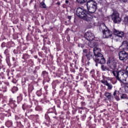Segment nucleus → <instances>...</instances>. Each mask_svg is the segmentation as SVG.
I'll list each match as a JSON object with an SVG mask.
<instances>
[{"instance_id":"obj_18","label":"nucleus","mask_w":128,"mask_h":128,"mask_svg":"<svg viewBox=\"0 0 128 128\" xmlns=\"http://www.w3.org/2000/svg\"><path fill=\"white\" fill-rule=\"evenodd\" d=\"M101 68L102 70H104V72H106V70H108V72H110V68H108V67L104 65H102Z\"/></svg>"},{"instance_id":"obj_38","label":"nucleus","mask_w":128,"mask_h":128,"mask_svg":"<svg viewBox=\"0 0 128 128\" xmlns=\"http://www.w3.org/2000/svg\"><path fill=\"white\" fill-rule=\"evenodd\" d=\"M1 46H2V48H6V42H3Z\"/></svg>"},{"instance_id":"obj_51","label":"nucleus","mask_w":128,"mask_h":128,"mask_svg":"<svg viewBox=\"0 0 128 128\" xmlns=\"http://www.w3.org/2000/svg\"><path fill=\"white\" fill-rule=\"evenodd\" d=\"M86 64L87 66H90V62H88Z\"/></svg>"},{"instance_id":"obj_16","label":"nucleus","mask_w":128,"mask_h":128,"mask_svg":"<svg viewBox=\"0 0 128 128\" xmlns=\"http://www.w3.org/2000/svg\"><path fill=\"white\" fill-rule=\"evenodd\" d=\"M32 90H34V86L32 84L28 85V98H30L32 96Z\"/></svg>"},{"instance_id":"obj_17","label":"nucleus","mask_w":128,"mask_h":128,"mask_svg":"<svg viewBox=\"0 0 128 128\" xmlns=\"http://www.w3.org/2000/svg\"><path fill=\"white\" fill-rule=\"evenodd\" d=\"M42 76L44 78V80L46 78V82H50V78H48V73L46 71H43L42 74Z\"/></svg>"},{"instance_id":"obj_33","label":"nucleus","mask_w":128,"mask_h":128,"mask_svg":"<svg viewBox=\"0 0 128 128\" xmlns=\"http://www.w3.org/2000/svg\"><path fill=\"white\" fill-rule=\"evenodd\" d=\"M22 84L24 86L26 84V78H22Z\"/></svg>"},{"instance_id":"obj_24","label":"nucleus","mask_w":128,"mask_h":128,"mask_svg":"<svg viewBox=\"0 0 128 128\" xmlns=\"http://www.w3.org/2000/svg\"><path fill=\"white\" fill-rule=\"evenodd\" d=\"M76 2H78V4H83L86 2L88 0H76Z\"/></svg>"},{"instance_id":"obj_60","label":"nucleus","mask_w":128,"mask_h":128,"mask_svg":"<svg viewBox=\"0 0 128 128\" xmlns=\"http://www.w3.org/2000/svg\"><path fill=\"white\" fill-rule=\"evenodd\" d=\"M4 126H2V127L1 128H4Z\"/></svg>"},{"instance_id":"obj_37","label":"nucleus","mask_w":128,"mask_h":128,"mask_svg":"<svg viewBox=\"0 0 128 128\" xmlns=\"http://www.w3.org/2000/svg\"><path fill=\"white\" fill-rule=\"evenodd\" d=\"M118 91L116 90H115L114 92L113 96H116V94H118Z\"/></svg>"},{"instance_id":"obj_9","label":"nucleus","mask_w":128,"mask_h":128,"mask_svg":"<svg viewBox=\"0 0 128 128\" xmlns=\"http://www.w3.org/2000/svg\"><path fill=\"white\" fill-rule=\"evenodd\" d=\"M112 20L114 24H120L122 18L120 17V14L117 11H114L112 16Z\"/></svg>"},{"instance_id":"obj_55","label":"nucleus","mask_w":128,"mask_h":128,"mask_svg":"<svg viewBox=\"0 0 128 128\" xmlns=\"http://www.w3.org/2000/svg\"><path fill=\"white\" fill-rule=\"evenodd\" d=\"M82 62H84V58H82Z\"/></svg>"},{"instance_id":"obj_41","label":"nucleus","mask_w":128,"mask_h":128,"mask_svg":"<svg viewBox=\"0 0 128 128\" xmlns=\"http://www.w3.org/2000/svg\"><path fill=\"white\" fill-rule=\"evenodd\" d=\"M128 0H120V2H128Z\"/></svg>"},{"instance_id":"obj_39","label":"nucleus","mask_w":128,"mask_h":128,"mask_svg":"<svg viewBox=\"0 0 128 128\" xmlns=\"http://www.w3.org/2000/svg\"><path fill=\"white\" fill-rule=\"evenodd\" d=\"M12 90H14L15 92H16V90H18V87H13L12 88Z\"/></svg>"},{"instance_id":"obj_31","label":"nucleus","mask_w":128,"mask_h":128,"mask_svg":"<svg viewBox=\"0 0 128 128\" xmlns=\"http://www.w3.org/2000/svg\"><path fill=\"white\" fill-rule=\"evenodd\" d=\"M36 94L38 96H42V90H38Z\"/></svg>"},{"instance_id":"obj_10","label":"nucleus","mask_w":128,"mask_h":128,"mask_svg":"<svg viewBox=\"0 0 128 128\" xmlns=\"http://www.w3.org/2000/svg\"><path fill=\"white\" fill-rule=\"evenodd\" d=\"M83 52V58H85L87 60H90L92 58H94L92 54L86 49H84Z\"/></svg>"},{"instance_id":"obj_2","label":"nucleus","mask_w":128,"mask_h":128,"mask_svg":"<svg viewBox=\"0 0 128 128\" xmlns=\"http://www.w3.org/2000/svg\"><path fill=\"white\" fill-rule=\"evenodd\" d=\"M116 60L114 58H110L108 60L107 65L110 68V74H113L114 76L117 78L118 74H122V71L120 72L118 69L116 68Z\"/></svg>"},{"instance_id":"obj_54","label":"nucleus","mask_w":128,"mask_h":128,"mask_svg":"<svg viewBox=\"0 0 128 128\" xmlns=\"http://www.w3.org/2000/svg\"><path fill=\"white\" fill-rule=\"evenodd\" d=\"M82 100H84V98L82 97Z\"/></svg>"},{"instance_id":"obj_45","label":"nucleus","mask_w":128,"mask_h":128,"mask_svg":"<svg viewBox=\"0 0 128 128\" xmlns=\"http://www.w3.org/2000/svg\"><path fill=\"white\" fill-rule=\"evenodd\" d=\"M68 18L69 20H72V16H68Z\"/></svg>"},{"instance_id":"obj_5","label":"nucleus","mask_w":128,"mask_h":128,"mask_svg":"<svg viewBox=\"0 0 128 128\" xmlns=\"http://www.w3.org/2000/svg\"><path fill=\"white\" fill-rule=\"evenodd\" d=\"M100 30L102 32L103 36L105 38H109L112 36V32L108 28L104 23H102L100 24Z\"/></svg>"},{"instance_id":"obj_34","label":"nucleus","mask_w":128,"mask_h":128,"mask_svg":"<svg viewBox=\"0 0 128 128\" xmlns=\"http://www.w3.org/2000/svg\"><path fill=\"white\" fill-rule=\"evenodd\" d=\"M90 74H91L92 78H94V70H92L90 72Z\"/></svg>"},{"instance_id":"obj_22","label":"nucleus","mask_w":128,"mask_h":128,"mask_svg":"<svg viewBox=\"0 0 128 128\" xmlns=\"http://www.w3.org/2000/svg\"><path fill=\"white\" fill-rule=\"evenodd\" d=\"M54 106H53L52 108L48 109V114L54 112Z\"/></svg>"},{"instance_id":"obj_23","label":"nucleus","mask_w":128,"mask_h":128,"mask_svg":"<svg viewBox=\"0 0 128 128\" xmlns=\"http://www.w3.org/2000/svg\"><path fill=\"white\" fill-rule=\"evenodd\" d=\"M40 6L42 8H46V5L44 2H42L40 3Z\"/></svg>"},{"instance_id":"obj_14","label":"nucleus","mask_w":128,"mask_h":128,"mask_svg":"<svg viewBox=\"0 0 128 128\" xmlns=\"http://www.w3.org/2000/svg\"><path fill=\"white\" fill-rule=\"evenodd\" d=\"M8 105L12 108H15L16 106V100H14L12 98H10L9 99Z\"/></svg>"},{"instance_id":"obj_12","label":"nucleus","mask_w":128,"mask_h":128,"mask_svg":"<svg viewBox=\"0 0 128 128\" xmlns=\"http://www.w3.org/2000/svg\"><path fill=\"white\" fill-rule=\"evenodd\" d=\"M101 82L102 84H103L104 86H108V90H112V84L108 83V80H101Z\"/></svg>"},{"instance_id":"obj_1","label":"nucleus","mask_w":128,"mask_h":128,"mask_svg":"<svg viewBox=\"0 0 128 128\" xmlns=\"http://www.w3.org/2000/svg\"><path fill=\"white\" fill-rule=\"evenodd\" d=\"M76 14L80 18H82L84 20L88 22L90 24H94V17L86 12V11L84 8H78L76 10Z\"/></svg>"},{"instance_id":"obj_35","label":"nucleus","mask_w":128,"mask_h":128,"mask_svg":"<svg viewBox=\"0 0 128 128\" xmlns=\"http://www.w3.org/2000/svg\"><path fill=\"white\" fill-rule=\"evenodd\" d=\"M124 22H128V16L124 18Z\"/></svg>"},{"instance_id":"obj_20","label":"nucleus","mask_w":128,"mask_h":128,"mask_svg":"<svg viewBox=\"0 0 128 128\" xmlns=\"http://www.w3.org/2000/svg\"><path fill=\"white\" fill-rule=\"evenodd\" d=\"M6 126L7 128H10L12 126V122L10 120H8L6 122Z\"/></svg>"},{"instance_id":"obj_53","label":"nucleus","mask_w":128,"mask_h":128,"mask_svg":"<svg viewBox=\"0 0 128 128\" xmlns=\"http://www.w3.org/2000/svg\"><path fill=\"white\" fill-rule=\"evenodd\" d=\"M96 62V66H98V64H100V63H98V62Z\"/></svg>"},{"instance_id":"obj_56","label":"nucleus","mask_w":128,"mask_h":128,"mask_svg":"<svg viewBox=\"0 0 128 128\" xmlns=\"http://www.w3.org/2000/svg\"><path fill=\"white\" fill-rule=\"evenodd\" d=\"M12 82H14V84H16V82H14V80H12Z\"/></svg>"},{"instance_id":"obj_6","label":"nucleus","mask_w":128,"mask_h":128,"mask_svg":"<svg viewBox=\"0 0 128 128\" xmlns=\"http://www.w3.org/2000/svg\"><path fill=\"white\" fill-rule=\"evenodd\" d=\"M86 6L90 14H94L98 8V4L94 0H90L87 2Z\"/></svg>"},{"instance_id":"obj_4","label":"nucleus","mask_w":128,"mask_h":128,"mask_svg":"<svg viewBox=\"0 0 128 128\" xmlns=\"http://www.w3.org/2000/svg\"><path fill=\"white\" fill-rule=\"evenodd\" d=\"M122 46L124 48V50L120 52L119 58L120 60H126L128 58V41H123Z\"/></svg>"},{"instance_id":"obj_58","label":"nucleus","mask_w":128,"mask_h":128,"mask_svg":"<svg viewBox=\"0 0 128 128\" xmlns=\"http://www.w3.org/2000/svg\"><path fill=\"white\" fill-rule=\"evenodd\" d=\"M38 60L39 62H40V59H38Z\"/></svg>"},{"instance_id":"obj_7","label":"nucleus","mask_w":128,"mask_h":128,"mask_svg":"<svg viewBox=\"0 0 128 128\" xmlns=\"http://www.w3.org/2000/svg\"><path fill=\"white\" fill-rule=\"evenodd\" d=\"M126 70H120L119 72H122V73L121 74H118L117 76V78L116 80H118L120 82H124V80H128V66L126 68Z\"/></svg>"},{"instance_id":"obj_42","label":"nucleus","mask_w":128,"mask_h":128,"mask_svg":"<svg viewBox=\"0 0 128 128\" xmlns=\"http://www.w3.org/2000/svg\"><path fill=\"white\" fill-rule=\"evenodd\" d=\"M30 112H32V109H30V110H27L26 114H30Z\"/></svg>"},{"instance_id":"obj_27","label":"nucleus","mask_w":128,"mask_h":128,"mask_svg":"<svg viewBox=\"0 0 128 128\" xmlns=\"http://www.w3.org/2000/svg\"><path fill=\"white\" fill-rule=\"evenodd\" d=\"M8 76V79L10 80L11 78H14V76H12V72H8L7 74Z\"/></svg>"},{"instance_id":"obj_40","label":"nucleus","mask_w":128,"mask_h":128,"mask_svg":"<svg viewBox=\"0 0 128 128\" xmlns=\"http://www.w3.org/2000/svg\"><path fill=\"white\" fill-rule=\"evenodd\" d=\"M78 46L79 48H84V44H80Z\"/></svg>"},{"instance_id":"obj_47","label":"nucleus","mask_w":128,"mask_h":128,"mask_svg":"<svg viewBox=\"0 0 128 128\" xmlns=\"http://www.w3.org/2000/svg\"><path fill=\"white\" fill-rule=\"evenodd\" d=\"M4 66H2V63H0V70H2V68Z\"/></svg>"},{"instance_id":"obj_26","label":"nucleus","mask_w":128,"mask_h":128,"mask_svg":"<svg viewBox=\"0 0 128 128\" xmlns=\"http://www.w3.org/2000/svg\"><path fill=\"white\" fill-rule=\"evenodd\" d=\"M22 58V60H28V58H30V56L26 54H25L23 55Z\"/></svg>"},{"instance_id":"obj_52","label":"nucleus","mask_w":128,"mask_h":128,"mask_svg":"<svg viewBox=\"0 0 128 128\" xmlns=\"http://www.w3.org/2000/svg\"><path fill=\"white\" fill-rule=\"evenodd\" d=\"M66 4H68V0H66Z\"/></svg>"},{"instance_id":"obj_30","label":"nucleus","mask_w":128,"mask_h":128,"mask_svg":"<svg viewBox=\"0 0 128 128\" xmlns=\"http://www.w3.org/2000/svg\"><path fill=\"white\" fill-rule=\"evenodd\" d=\"M35 110L37 112H40V110H42V106H37L36 107Z\"/></svg>"},{"instance_id":"obj_57","label":"nucleus","mask_w":128,"mask_h":128,"mask_svg":"<svg viewBox=\"0 0 128 128\" xmlns=\"http://www.w3.org/2000/svg\"><path fill=\"white\" fill-rule=\"evenodd\" d=\"M0 64H2V60L0 59Z\"/></svg>"},{"instance_id":"obj_43","label":"nucleus","mask_w":128,"mask_h":128,"mask_svg":"<svg viewBox=\"0 0 128 128\" xmlns=\"http://www.w3.org/2000/svg\"><path fill=\"white\" fill-rule=\"evenodd\" d=\"M82 70H84V69L82 68H80V72L82 73Z\"/></svg>"},{"instance_id":"obj_21","label":"nucleus","mask_w":128,"mask_h":128,"mask_svg":"<svg viewBox=\"0 0 128 128\" xmlns=\"http://www.w3.org/2000/svg\"><path fill=\"white\" fill-rule=\"evenodd\" d=\"M0 90H2V92H6V87H4L2 86V84H0Z\"/></svg>"},{"instance_id":"obj_8","label":"nucleus","mask_w":128,"mask_h":128,"mask_svg":"<svg viewBox=\"0 0 128 128\" xmlns=\"http://www.w3.org/2000/svg\"><path fill=\"white\" fill-rule=\"evenodd\" d=\"M84 38L87 40H90L89 46L90 48H94L96 46V43L94 42V35L93 34L92 32L91 31L87 32L84 34Z\"/></svg>"},{"instance_id":"obj_15","label":"nucleus","mask_w":128,"mask_h":128,"mask_svg":"<svg viewBox=\"0 0 128 128\" xmlns=\"http://www.w3.org/2000/svg\"><path fill=\"white\" fill-rule=\"evenodd\" d=\"M32 106V102H30V104H24L22 106V108L23 110H28V108H30Z\"/></svg>"},{"instance_id":"obj_46","label":"nucleus","mask_w":128,"mask_h":128,"mask_svg":"<svg viewBox=\"0 0 128 128\" xmlns=\"http://www.w3.org/2000/svg\"><path fill=\"white\" fill-rule=\"evenodd\" d=\"M24 96H28V93L26 92H24Z\"/></svg>"},{"instance_id":"obj_50","label":"nucleus","mask_w":128,"mask_h":128,"mask_svg":"<svg viewBox=\"0 0 128 128\" xmlns=\"http://www.w3.org/2000/svg\"><path fill=\"white\" fill-rule=\"evenodd\" d=\"M78 109L79 110H84V107L82 106V107H79Z\"/></svg>"},{"instance_id":"obj_44","label":"nucleus","mask_w":128,"mask_h":128,"mask_svg":"<svg viewBox=\"0 0 128 128\" xmlns=\"http://www.w3.org/2000/svg\"><path fill=\"white\" fill-rule=\"evenodd\" d=\"M115 98L117 100H120V98L118 97V96H116Z\"/></svg>"},{"instance_id":"obj_36","label":"nucleus","mask_w":128,"mask_h":128,"mask_svg":"<svg viewBox=\"0 0 128 128\" xmlns=\"http://www.w3.org/2000/svg\"><path fill=\"white\" fill-rule=\"evenodd\" d=\"M82 106H86V102H80Z\"/></svg>"},{"instance_id":"obj_3","label":"nucleus","mask_w":128,"mask_h":128,"mask_svg":"<svg viewBox=\"0 0 128 128\" xmlns=\"http://www.w3.org/2000/svg\"><path fill=\"white\" fill-rule=\"evenodd\" d=\"M93 52L94 54V60L95 62H98L100 64H106V59L104 57V55L100 53L102 50L99 48L94 47Z\"/></svg>"},{"instance_id":"obj_48","label":"nucleus","mask_w":128,"mask_h":128,"mask_svg":"<svg viewBox=\"0 0 128 128\" xmlns=\"http://www.w3.org/2000/svg\"><path fill=\"white\" fill-rule=\"evenodd\" d=\"M12 60L13 62H16V58L14 57L12 58Z\"/></svg>"},{"instance_id":"obj_29","label":"nucleus","mask_w":128,"mask_h":128,"mask_svg":"<svg viewBox=\"0 0 128 128\" xmlns=\"http://www.w3.org/2000/svg\"><path fill=\"white\" fill-rule=\"evenodd\" d=\"M22 100V98L21 96H18L17 97V102L18 104H20V102Z\"/></svg>"},{"instance_id":"obj_13","label":"nucleus","mask_w":128,"mask_h":128,"mask_svg":"<svg viewBox=\"0 0 128 128\" xmlns=\"http://www.w3.org/2000/svg\"><path fill=\"white\" fill-rule=\"evenodd\" d=\"M104 96L109 102H112L114 100V96L112 94V93L106 92H104Z\"/></svg>"},{"instance_id":"obj_11","label":"nucleus","mask_w":128,"mask_h":128,"mask_svg":"<svg viewBox=\"0 0 128 128\" xmlns=\"http://www.w3.org/2000/svg\"><path fill=\"white\" fill-rule=\"evenodd\" d=\"M113 34L118 38H122V37L124 36V32L118 31L116 29L113 30Z\"/></svg>"},{"instance_id":"obj_28","label":"nucleus","mask_w":128,"mask_h":128,"mask_svg":"<svg viewBox=\"0 0 128 128\" xmlns=\"http://www.w3.org/2000/svg\"><path fill=\"white\" fill-rule=\"evenodd\" d=\"M121 100H128L126 94H122L120 97Z\"/></svg>"},{"instance_id":"obj_19","label":"nucleus","mask_w":128,"mask_h":128,"mask_svg":"<svg viewBox=\"0 0 128 128\" xmlns=\"http://www.w3.org/2000/svg\"><path fill=\"white\" fill-rule=\"evenodd\" d=\"M108 80H110L112 84H116L117 82L116 79L114 78H110Z\"/></svg>"},{"instance_id":"obj_25","label":"nucleus","mask_w":128,"mask_h":128,"mask_svg":"<svg viewBox=\"0 0 128 128\" xmlns=\"http://www.w3.org/2000/svg\"><path fill=\"white\" fill-rule=\"evenodd\" d=\"M4 54L7 58H10V52H8V50L6 49L4 51Z\"/></svg>"},{"instance_id":"obj_32","label":"nucleus","mask_w":128,"mask_h":128,"mask_svg":"<svg viewBox=\"0 0 128 128\" xmlns=\"http://www.w3.org/2000/svg\"><path fill=\"white\" fill-rule=\"evenodd\" d=\"M28 64H31V66H32V64H34V61H32V59H30L29 60H28Z\"/></svg>"},{"instance_id":"obj_49","label":"nucleus","mask_w":128,"mask_h":128,"mask_svg":"<svg viewBox=\"0 0 128 128\" xmlns=\"http://www.w3.org/2000/svg\"><path fill=\"white\" fill-rule=\"evenodd\" d=\"M98 2H100H100H102V0H96Z\"/></svg>"},{"instance_id":"obj_59","label":"nucleus","mask_w":128,"mask_h":128,"mask_svg":"<svg viewBox=\"0 0 128 128\" xmlns=\"http://www.w3.org/2000/svg\"><path fill=\"white\" fill-rule=\"evenodd\" d=\"M38 58V56H36V57H35V58Z\"/></svg>"},{"instance_id":"obj_61","label":"nucleus","mask_w":128,"mask_h":128,"mask_svg":"<svg viewBox=\"0 0 128 128\" xmlns=\"http://www.w3.org/2000/svg\"><path fill=\"white\" fill-rule=\"evenodd\" d=\"M42 20L43 19L42 17Z\"/></svg>"}]
</instances>
